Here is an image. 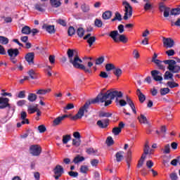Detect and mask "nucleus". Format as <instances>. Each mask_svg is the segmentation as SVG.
Wrapping results in <instances>:
<instances>
[{
    "label": "nucleus",
    "instance_id": "9",
    "mask_svg": "<svg viewBox=\"0 0 180 180\" xmlns=\"http://www.w3.org/2000/svg\"><path fill=\"white\" fill-rule=\"evenodd\" d=\"M53 172L54 178H55L56 180H58V179L60 177H61L62 175L64 174L63 167L60 165H56L54 167Z\"/></svg>",
    "mask_w": 180,
    "mask_h": 180
},
{
    "label": "nucleus",
    "instance_id": "44",
    "mask_svg": "<svg viewBox=\"0 0 180 180\" xmlns=\"http://www.w3.org/2000/svg\"><path fill=\"white\" fill-rule=\"evenodd\" d=\"M105 143L108 146H111L114 144V140L112 137L109 136L108 137L107 140L105 141Z\"/></svg>",
    "mask_w": 180,
    "mask_h": 180
},
{
    "label": "nucleus",
    "instance_id": "18",
    "mask_svg": "<svg viewBox=\"0 0 180 180\" xmlns=\"http://www.w3.org/2000/svg\"><path fill=\"white\" fill-rule=\"evenodd\" d=\"M8 53L10 58H16L19 55L20 51L18 49H9Z\"/></svg>",
    "mask_w": 180,
    "mask_h": 180
},
{
    "label": "nucleus",
    "instance_id": "60",
    "mask_svg": "<svg viewBox=\"0 0 180 180\" xmlns=\"http://www.w3.org/2000/svg\"><path fill=\"white\" fill-rule=\"evenodd\" d=\"M166 54L168 56V57L173 56L175 54L174 49H169L166 51Z\"/></svg>",
    "mask_w": 180,
    "mask_h": 180
},
{
    "label": "nucleus",
    "instance_id": "59",
    "mask_svg": "<svg viewBox=\"0 0 180 180\" xmlns=\"http://www.w3.org/2000/svg\"><path fill=\"white\" fill-rule=\"evenodd\" d=\"M82 10L84 13H87L89 11V6L88 5H86V4H83L82 6Z\"/></svg>",
    "mask_w": 180,
    "mask_h": 180
},
{
    "label": "nucleus",
    "instance_id": "55",
    "mask_svg": "<svg viewBox=\"0 0 180 180\" xmlns=\"http://www.w3.org/2000/svg\"><path fill=\"white\" fill-rule=\"evenodd\" d=\"M38 131H39V133H40V134L44 133L46 131L45 125H39L38 127Z\"/></svg>",
    "mask_w": 180,
    "mask_h": 180
},
{
    "label": "nucleus",
    "instance_id": "20",
    "mask_svg": "<svg viewBox=\"0 0 180 180\" xmlns=\"http://www.w3.org/2000/svg\"><path fill=\"white\" fill-rule=\"evenodd\" d=\"M38 105H28V112L30 114H33L35 112H38Z\"/></svg>",
    "mask_w": 180,
    "mask_h": 180
},
{
    "label": "nucleus",
    "instance_id": "19",
    "mask_svg": "<svg viewBox=\"0 0 180 180\" xmlns=\"http://www.w3.org/2000/svg\"><path fill=\"white\" fill-rule=\"evenodd\" d=\"M108 123H109V120L105 119V120H98L97 122V125L98 127H100L101 129H105L108 127Z\"/></svg>",
    "mask_w": 180,
    "mask_h": 180
},
{
    "label": "nucleus",
    "instance_id": "1",
    "mask_svg": "<svg viewBox=\"0 0 180 180\" xmlns=\"http://www.w3.org/2000/svg\"><path fill=\"white\" fill-rule=\"evenodd\" d=\"M123 96V93L119 91H110L108 90L106 93H101L98 94L94 101V103H105V106H108L109 105L112 103V100L115 98H122Z\"/></svg>",
    "mask_w": 180,
    "mask_h": 180
},
{
    "label": "nucleus",
    "instance_id": "54",
    "mask_svg": "<svg viewBox=\"0 0 180 180\" xmlns=\"http://www.w3.org/2000/svg\"><path fill=\"white\" fill-rule=\"evenodd\" d=\"M170 14L172 15H177L180 14V8H174L170 11Z\"/></svg>",
    "mask_w": 180,
    "mask_h": 180
},
{
    "label": "nucleus",
    "instance_id": "33",
    "mask_svg": "<svg viewBox=\"0 0 180 180\" xmlns=\"http://www.w3.org/2000/svg\"><path fill=\"white\" fill-rule=\"evenodd\" d=\"M51 4L54 8H58L61 6V2L57 0H51Z\"/></svg>",
    "mask_w": 180,
    "mask_h": 180
},
{
    "label": "nucleus",
    "instance_id": "40",
    "mask_svg": "<svg viewBox=\"0 0 180 180\" xmlns=\"http://www.w3.org/2000/svg\"><path fill=\"white\" fill-rule=\"evenodd\" d=\"M165 79H172L173 80V74L167 71L165 74Z\"/></svg>",
    "mask_w": 180,
    "mask_h": 180
},
{
    "label": "nucleus",
    "instance_id": "13",
    "mask_svg": "<svg viewBox=\"0 0 180 180\" xmlns=\"http://www.w3.org/2000/svg\"><path fill=\"white\" fill-rule=\"evenodd\" d=\"M162 43H163V46H166L167 48H169V49L172 48L174 44V41L172 39L165 38V37H163Z\"/></svg>",
    "mask_w": 180,
    "mask_h": 180
},
{
    "label": "nucleus",
    "instance_id": "62",
    "mask_svg": "<svg viewBox=\"0 0 180 180\" xmlns=\"http://www.w3.org/2000/svg\"><path fill=\"white\" fill-rule=\"evenodd\" d=\"M146 167L148 169H150L153 167H154V162H152V160H148L146 162Z\"/></svg>",
    "mask_w": 180,
    "mask_h": 180
},
{
    "label": "nucleus",
    "instance_id": "47",
    "mask_svg": "<svg viewBox=\"0 0 180 180\" xmlns=\"http://www.w3.org/2000/svg\"><path fill=\"white\" fill-rule=\"evenodd\" d=\"M51 70H52V67L49 66V65H46V75L49 77H51L52 75V72H51Z\"/></svg>",
    "mask_w": 180,
    "mask_h": 180
},
{
    "label": "nucleus",
    "instance_id": "5",
    "mask_svg": "<svg viewBox=\"0 0 180 180\" xmlns=\"http://www.w3.org/2000/svg\"><path fill=\"white\" fill-rule=\"evenodd\" d=\"M165 65H168L167 69L173 73H178L180 71V67L177 65L176 61L173 60H163Z\"/></svg>",
    "mask_w": 180,
    "mask_h": 180
},
{
    "label": "nucleus",
    "instance_id": "38",
    "mask_svg": "<svg viewBox=\"0 0 180 180\" xmlns=\"http://www.w3.org/2000/svg\"><path fill=\"white\" fill-rule=\"evenodd\" d=\"M105 70L107 71H112V70H115V67L113 64L108 63L105 65Z\"/></svg>",
    "mask_w": 180,
    "mask_h": 180
},
{
    "label": "nucleus",
    "instance_id": "34",
    "mask_svg": "<svg viewBox=\"0 0 180 180\" xmlns=\"http://www.w3.org/2000/svg\"><path fill=\"white\" fill-rule=\"evenodd\" d=\"M85 158L84 157H80L79 155L74 158L73 162L75 164H78L80 162L84 161Z\"/></svg>",
    "mask_w": 180,
    "mask_h": 180
},
{
    "label": "nucleus",
    "instance_id": "56",
    "mask_svg": "<svg viewBox=\"0 0 180 180\" xmlns=\"http://www.w3.org/2000/svg\"><path fill=\"white\" fill-rule=\"evenodd\" d=\"M68 33L69 36H72L74 34H75V29L73 28L72 27H70L68 28Z\"/></svg>",
    "mask_w": 180,
    "mask_h": 180
},
{
    "label": "nucleus",
    "instance_id": "42",
    "mask_svg": "<svg viewBox=\"0 0 180 180\" xmlns=\"http://www.w3.org/2000/svg\"><path fill=\"white\" fill-rule=\"evenodd\" d=\"M122 159H123V152L121 151V152L117 153L116 154L117 161L120 162L122 160Z\"/></svg>",
    "mask_w": 180,
    "mask_h": 180
},
{
    "label": "nucleus",
    "instance_id": "52",
    "mask_svg": "<svg viewBox=\"0 0 180 180\" xmlns=\"http://www.w3.org/2000/svg\"><path fill=\"white\" fill-rule=\"evenodd\" d=\"M163 153L165 154L170 153V145L167 144L165 146V148H163Z\"/></svg>",
    "mask_w": 180,
    "mask_h": 180
},
{
    "label": "nucleus",
    "instance_id": "25",
    "mask_svg": "<svg viewBox=\"0 0 180 180\" xmlns=\"http://www.w3.org/2000/svg\"><path fill=\"white\" fill-rule=\"evenodd\" d=\"M46 32L49 34H55L56 33V28L54 25H48L46 27Z\"/></svg>",
    "mask_w": 180,
    "mask_h": 180
},
{
    "label": "nucleus",
    "instance_id": "26",
    "mask_svg": "<svg viewBox=\"0 0 180 180\" xmlns=\"http://www.w3.org/2000/svg\"><path fill=\"white\" fill-rule=\"evenodd\" d=\"M152 61L159 67L160 70H163L165 68L164 65H162L163 62L161 60H159L158 59L152 60Z\"/></svg>",
    "mask_w": 180,
    "mask_h": 180
},
{
    "label": "nucleus",
    "instance_id": "49",
    "mask_svg": "<svg viewBox=\"0 0 180 180\" xmlns=\"http://www.w3.org/2000/svg\"><path fill=\"white\" fill-rule=\"evenodd\" d=\"M133 58L135 59L140 58L141 55L136 49H134L132 53Z\"/></svg>",
    "mask_w": 180,
    "mask_h": 180
},
{
    "label": "nucleus",
    "instance_id": "39",
    "mask_svg": "<svg viewBox=\"0 0 180 180\" xmlns=\"http://www.w3.org/2000/svg\"><path fill=\"white\" fill-rule=\"evenodd\" d=\"M84 59H86V61H87L88 69H89L91 70V67L94 65L93 63L91 61L92 60V58L91 57H87Z\"/></svg>",
    "mask_w": 180,
    "mask_h": 180
},
{
    "label": "nucleus",
    "instance_id": "7",
    "mask_svg": "<svg viewBox=\"0 0 180 180\" xmlns=\"http://www.w3.org/2000/svg\"><path fill=\"white\" fill-rule=\"evenodd\" d=\"M123 6L124 7V19L125 20L129 19L131 16L133 15V8L129 5V4L127 1H123Z\"/></svg>",
    "mask_w": 180,
    "mask_h": 180
},
{
    "label": "nucleus",
    "instance_id": "35",
    "mask_svg": "<svg viewBox=\"0 0 180 180\" xmlns=\"http://www.w3.org/2000/svg\"><path fill=\"white\" fill-rule=\"evenodd\" d=\"M22 33L24 34H30L31 33L30 28L28 26H25L22 30Z\"/></svg>",
    "mask_w": 180,
    "mask_h": 180
},
{
    "label": "nucleus",
    "instance_id": "32",
    "mask_svg": "<svg viewBox=\"0 0 180 180\" xmlns=\"http://www.w3.org/2000/svg\"><path fill=\"white\" fill-rule=\"evenodd\" d=\"M104 61L105 58L103 56H101L96 60L95 64L96 65H101Z\"/></svg>",
    "mask_w": 180,
    "mask_h": 180
},
{
    "label": "nucleus",
    "instance_id": "16",
    "mask_svg": "<svg viewBox=\"0 0 180 180\" xmlns=\"http://www.w3.org/2000/svg\"><path fill=\"white\" fill-rule=\"evenodd\" d=\"M25 60L28 62L29 65H34V53H29L25 55Z\"/></svg>",
    "mask_w": 180,
    "mask_h": 180
},
{
    "label": "nucleus",
    "instance_id": "4",
    "mask_svg": "<svg viewBox=\"0 0 180 180\" xmlns=\"http://www.w3.org/2000/svg\"><path fill=\"white\" fill-rule=\"evenodd\" d=\"M153 152H154L153 150H150V146L148 145V143H146L144 146L143 154H142V155L139 161L138 168H141L143 167L145 159L147 158L148 155H151Z\"/></svg>",
    "mask_w": 180,
    "mask_h": 180
},
{
    "label": "nucleus",
    "instance_id": "22",
    "mask_svg": "<svg viewBox=\"0 0 180 180\" xmlns=\"http://www.w3.org/2000/svg\"><path fill=\"white\" fill-rule=\"evenodd\" d=\"M113 73L116 76V77L120 78L122 75V70L120 68H115Z\"/></svg>",
    "mask_w": 180,
    "mask_h": 180
},
{
    "label": "nucleus",
    "instance_id": "17",
    "mask_svg": "<svg viewBox=\"0 0 180 180\" xmlns=\"http://www.w3.org/2000/svg\"><path fill=\"white\" fill-rule=\"evenodd\" d=\"M160 72L158 70H153L151 72L152 77H153L154 80L156 82H162L163 78L162 76L158 75Z\"/></svg>",
    "mask_w": 180,
    "mask_h": 180
},
{
    "label": "nucleus",
    "instance_id": "12",
    "mask_svg": "<svg viewBox=\"0 0 180 180\" xmlns=\"http://www.w3.org/2000/svg\"><path fill=\"white\" fill-rule=\"evenodd\" d=\"M67 117H68V115H63L62 116H59V117H56L53 121V126L56 127V126L62 124L63 122Z\"/></svg>",
    "mask_w": 180,
    "mask_h": 180
},
{
    "label": "nucleus",
    "instance_id": "15",
    "mask_svg": "<svg viewBox=\"0 0 180 180\" xmlns=\"http://www.w3.org/2000/svg\"><path fill=\"white\" fill-rule=\"evenodd\" d=\"M160 11L161 12H163V16H165V18H167L169 16L170 8L169 7H166L165 5L161 4L160 6Z\"/></svg>",
    "mask_w": 180,
    "mask_h": 180
},
{
    "label": "nucleus",
    "instance_id": "43",
    "mask_svg": "<svg viewBox=\"0 0 180 180\" xmlns=\"http://www.w3.org/2000/svg\"><path fill=\"white\" fill-rule=\"evenodd\" d=\"M121 131H122V129L118 127H115L112 130V134H114L115 136L119 135L121 133Z\"/></svg>",
    "mask_w": 180,
    "mask_h": 180
},
{
    "label": "nucleus",
    "instance_id": "53",
    "mask_svg": "<svg viewBox=\"0 0 180 180\" xmlns=\"http://www.w3.org/2000/svg\"><path fill=\"white\" fill-rule=\"evenodd\" d=\"M99 160L98 159H93L91 160V165L94 167H96L98 165Z\"/></svg>",
    "mask_w": 180,
    "mask_h": 180
},
{
    "label": "nucleus",
    "instance_id": "45",
    "mask_svg": "<svg viewBox=\"0 0 180 180\" xmlns=\"http://www.w3.org/2000/svg\"><path fill=\"white\" fill-rule=\"evenodd\" d=\"M77 35L79 37H83L84 35V28H81L80 27V28L77 29Z\"/></svg>",
    "mask_w": 180,
    "mask_h": 180
},
{
    "label": "nucleus",
    "instance_id": "23",
    "mask_svg": "<svg viewBox=\"0 0 180 180\" xmlns=\"http://www.w3.org/2000/svg\"><path fill=\"white\" fill-rule=\"evenodd\" d=\"M139 122L141 124H148V120L147 117H146L143 115H140V116L138 117Z\"/></svg>",
    "mask_w": 180,
    "mask_h": 180
},
{
    "label": "nucleus",
    "instance_id": "10",
    "mask_svg": "<svg viewBox=\"0 0 180 180\" xmlns=\"http://www.w3.org/2000/svg\"><path fill=\"white\" fill-rule=\"evenodd\" d=\"M30 154L34 156H38L41 155V148L39 145H32L30 148Z\"/></svg>",
    "mask_w": 180,
    "mask_h": 180
},
{
    "label": "nucleus",
    "instance_id": "2",
    "mask_svg": "<svg viewBox=\"0 0 180 180\" xmlns=\"http://www.w3.org/2000/svg\"><path fill=\"white\" fill-rule=\"evenodd\" d=\"M109 36L115 43L122 42L123 44H127L129 41V39L127 36L124 34H120L119 32L117 30L112 31Z\"/></svg>",
    "mask_w": 180,
    "mask_h": 180
},
{
    "label": "nucleus",
    "instance_id": "27",
    "mask_svg": "<svg viewBox=\"0 0 180 180\" xmlns=\"http://www.w3.org/2000/svg\"><path fill=\"white\" fill-rule=\"evenodd\" d=\"M70 140H71V136L70 135H65V136H63L62 143L63 144H67L70 141Z\"/></svg>",
    "mask_w": 180,
    "mask_h": 180
},
{
    "label": "nucleus",
    "instance_id": "63",
    "mask_svg": "<svg viewBox=\"0 0 180 180\" xmlns=\"http://www.w3.org/2000/svg\"><path fill=\"white\" fill-rule=\"evenodd\" d=\"M115 20H118L119 21L122 20V15L119 13H116L115 18L112 19V21H115Z\"/></svg>",
    "mask_w": 180,
    "mask_h": 180
},
{
    "label": "nucleus",
    "instance_id": "61",
    "mask_svg": "<svg viewBox=\"0 0 180 180\" xmlns=\"http://www.w3.org/2000/svg\"><path fill=\"white\" fill-rule=\"evenodd\" d=\"M28 74L31 79H34L36 78V73L33 70H30Z\"/></svg>",
    "mask_w": 180,
    "mask_h": 180
},
{
    "label": "nucleus",
    "instance_id": "41",
    "mask_svg": "<svg viewBox=\"0 0 180 180\" xmlns=\"http://www.w3.org/2000/svg\"><path fill=\"white\" fill-rule=\"evenodd\" d=\"M170 91V89L169 88H162L160 89V94L161 96H165L167 94H169Z\"/></svg>",
    "mask_w": 180,
    "mask_h": 180
},
{
    "label": "nucleus",
    "instance_id": "14",
    "mask_svg": "<svg viewBox=\"0 0 180 180\" xmlns=\"http://www.w3.org/2000/svg\"><path fill=\"white\" fill-rule=\"evenodd\" d=\"M84 39H86L89 47H91V46H93L94 43L96 41V37L91 36V34H88L84 37Z\"/></svg>",
    "mask_w": 180,
    "mask_h": 180
},
{
    "label": "nucleus",
    "instance_id": "8",
    "mask_svg": "<svg viewBox=\"0 0 180 180\" xmlns=\"http://www.w3.org/2000/svg\"><path fill=\"white\" fill-rule=\"evenodd\" d=\"M118 103L121 107L126 106L127 104L129 105L131 109L132 110V112L134 114H136L134 103H133V101H131L128 96H127V101L124 100H119Z\"/></svg>",
    "mask_w": 180,
    "mask_h": 180
},
{
    "label": "nucleus",
    "instance_id": "36",
    "mask_svg": "<svg viewBox=\"0 0 180 180\" xmlns=\"http://www.w3.org/2000/svg\"><path fill=\"white\" fill-rule=\"evenodd\" d=\"M167 85L170 89L176 88L179 86L178 83H176L174 82H168Z\"/></svg>",
    "mask_w": 180,
    "mask_h": 180
},
{
    "label": "nucleus",
    "instance_id": "30",
    "mask_svg": "<svg viewBox=\"0 0 180 180\" xmlns=\"http://www.w3.org/2000/svg\"><path fill=\"white\" fill-rule=\"evenodd\" d=\"M112 17V12L108 11L103 13L102 18L105 20H108Z\"/></svg>",
    "mask_w": 180,
    "mask_h": 180
},
{
    "label": "nucleus",
    "instance_id": "48",
    "mask_svg": "<svg viewBox=\"0 0 180 180\" xmlns=\"http://www.w3.org/2000/svg\"><path fill=\"white\" fill-rule=\"evenodd\" d=\"M89 171V168L86 165H82L80 168V172L82 174H86Z\"/></svg>",
    "mask_w": 180,
    "mask_h": 180
},
{
    "label": "nucleus",
    "instance_id": "3",
    "mask_svg": "<svg viewBox=\"0 0 180 180\" xmlns=\"http://www.w3.org/2000/svg\"><path fill=\"white\" fill-rule=\"evenodd\" d=\"M70 63L72 64V65L77 69H80L84 70L86 72L91 73V70L88 68H86L82 63V60L79 59L78 56L75 55L74 58L70 60Z\"/></svg>",
    "mask_w": 180,
    "mask_h": 180
},
{
    "label": "nucleus",
    "instance_id": "50",
    "mask_svg": "<svg viewBox=\"0 0 180 180\" xmlns=\"http://www.w3.org/2000/svg\"><path fill=\"white\" fill-rule=\"evenodd\" d=\"M54 96L56 98V100H58V101L62 100L63 93L61 91L56 93V94H54Z\"/></svg>",
    "mask_w": 180,
    "mask_h": 180
},
{
    "label": "nucleus",
    "instance_id": "64",
    "mask_svg": "<svg viewBox=\"0 0 180 180\" xmlns=\"http://www.w3.org/2000/svg\"><path fill=\"white\" fill-rule=\"evenodd\" d=\"M169 177L172 180H177L178 179L177 174L176 173L170 174Z\"/></svg>",
    "mask_w": 180,
    "mask_h": 180
},
{
    "label": "nucleus",
    "instance_id": "37",
    "mask_svg": "<svg viewBox=\"0 0 180 180\" xmlns=\"http://www.w3.org/2000/svg\"><path fill=\"white\" fill-rule=\"evenodd\" d=\"M81 143V140L80 139H73L72 140V146L75 147H79Z\"/></svg>",
    "mask_w": 180,
    "mask_h": 180
},
{
    "label": "nucleus",
    "instance_id": "28",
    "mask_svg": "<svg viewBox=\"0 0 180 180\" xmlns=\"http://www.w3.org/2000/svg\"><path fill=\"white\" fill-rule=\"evenodd\" d=\"M44 7H45V5L41 4V3H37L35 5L36 10L39 11V12H43L44 11Z\"/></svg>",
    "mask_w": 180,
    "mask_h": 180
},
{
    "label": "nucleus",
    "instance_id": "6",
    "mask_svg": "<svg viewBox=\"0 0 180 180\" xmlns=\"http://www.w3.org/2000/svg\"><path fill=\"white\" fill-rule=\"evenodd\" d=\"M89 105L90 103L89 102L84 103V105L79 108L77 114L72 117L73 120H77L82 118L84 115V113L88 112Z\"/></svg>",
    "mask_w": 180,
    "mask_h": 180
},
{
    "label": "nucleus",
    "instance_id": "46",
    "mask_svg": "<svg viewBox=\"0 0 180 180\" xmlns=\"http://www.w3.org/2000/svg\"><path fill=\"white\" fill-rule=\"evenodd\" d=\"M68 53V58H69L70 60L74 59L73 58L74 52H73L72 49H69L68 50V53Z\"/></svg>",
    "mask_w": 180,
    "mask_h": 180
},
{
    "label": "nucleus",
    "instance_id": "57",
    "mask_svg": "<svg viewBox=\"0 0 180 180\" xmlns=\"http://www.w3.org/2000/svg\"><path fill=\"white\" fill-rule=\"evenodd\" d=\"M95 25L98 27H101L103 25V22L100 19L96 18L95 20Z\"/></svg>",
    "mask_w": 180,
    "mask_h": 180
},
{
    "label": "nucleus",
    "instance_id": "24",
    "mask_svg": "<svg viewBox=\"0 0 180 180\" xmlns=\"http://www.w3.org/2000/svg\"><path fill=\"white\" fill-rule=\"evenodd\" d=\"M37 98L36 94L30 93L28 96V101L31 103H34Z\"/></svg>",
    "mask_w": 180,
    "mask_h": 180
},
{
    "label": "nucleus",
    "instance_id": "11",
    "mask_svg": "<svg viewBox=\"0 0 180 180\" xmlns=\"http://www.w3.org/2000/svg\"><path fill=\"white\" fill-rule=\"evenodd\" d=\"M9 99L7 98H0V109H4L6 108H8L10 110L14 112L15 110L13 108H11L9 103Z\"/></svg>",
    "mask_w": 180,
    "mask_h": 180
},
{
    "label": "nucleus",
    "instance_id": "51",
    "mask_svg": "<svg viewBox=\"0 0 180 180\" xmlns=\"http://www.w3.org/2000/svg\"><path fill=\"white\" fill-rule=\"evenodd\" d=\"M37 94L39 96V98H41L43 96L46 94V91L44 89H39L37 91Z\"/></svg>",
    "mask_w": 180,
    "mask_h": 180
},
{
    "label": "nucleus",
    "instance_id": "31",
    "mask_svg": "<svg viewBox=\"0 0 180 180\" xmlns=\"http://www.w3.org/2000/svg\"><path fill=\"white\" fill-rule=\"evenodd\" d=\"M86 153H87L88 155H98V150L94 149L93 148H88L86 150Z\"/></svg>",
    "mask_w": 180,
    "mask_h": 180
},
{
    "label": "nucleus",
    "instance_id": "58",
    "mask_svg": "<svg viewBox=\"0 0 180 180\" xmlns=\"http://www.w3.org/2000/svg\"><path fill=\"white\" fill-rule=\"evenodd\" d=\"M152 8H153V6H152V4L150 3H147L144 5V10L146 11L151 10Z\"/></svg>",
    "mask_w": 180,
    "mask_h": 180
},
{
    "label": "nucleus",
    "instance_id": "29",
    "mask_svg": "<svg viewBox=\"0 0 180 180\" xmlns=\"http://www.w3.org/2000/svg\"><path fill=\"white\" fill-rule=\"evenodd\" d=\"M9 42V40L7 37L4 36H0V44L1 45H7Z\"/></svg>",
    "mask_w": 180,
    "mask_h": 180
},
{
    "label": "nucleus",
    "instance_id": "21",
    "mask_svg": "<svg viewBox=\"0 0 180 180\" xmlns=\"http://www.w3.org/2000/svg\"><path fill=\"white\" fill-rule=\"evenodd\" d=\"M136 93H137V96H138V97H139V101H140V103H143L144 101H145V100H146V96H145V95L141 91V90L140 89H137V91H136Z\"/></svg>",
    "mask_w": 180,
    "mask_h": 180
}]
</instances>
